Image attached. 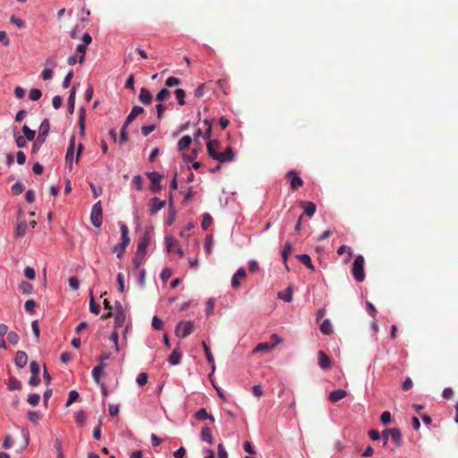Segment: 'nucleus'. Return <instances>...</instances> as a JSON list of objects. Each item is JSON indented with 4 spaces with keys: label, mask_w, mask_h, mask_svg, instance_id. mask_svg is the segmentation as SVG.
<instances>
[{
    "label": "nucleus",
    "mask_w": 458,
    "mask_h": 458,
    "mask_svg": "<svg viewBox=\"0 0 458 458\" xmlns=\"http://www.w3.org/2000/svg\"><path fill=\"white\" fill-rule=\"evenodd\" d=\"M364 263L363 256L359 255L355 258L352 267L353 278L360 283L365 280Z\"/></svg>",
    "instance_id": "1"
},
{
    "label": "nucleus",
    "mask_w": 458,
    "mask_h": 458,
    "mask_svg": "<svg viewBox=\"0 0 458 458\" xmlns=\"http://www.w3.org/2000/svg\"><path fill=\"white\" fill-rule=\"evenodd\" d=\"M122 241L119 244L114 246L113 252L117 253V257L121 258L125 250V248L130 242L129 228L126 225L122 224L121 226Z\"/></svg>",
    "instance_id": "2"
},
{
    "label": "nucleus",
    "mask_w": 458,
    "mask_h": 458,
    "mask_svg": "<svg viewBox=\"0 0 458 458\" xmlns=\"http://www.w3.org/2000/svg\"><path fill=\"white\" fill-rule=\"evenodd\" d=\"M102 219H103V210H102V207H101V201L98 200L92 207L91 214H90V221L94 226L100 227L102 225Z\"/></svg>",
    "instance_id": "3"
},
{
    "label": "nucleus",
    "mask_w": 458,
    "mask_h": 458,
    "mask_svg": "<svg viewBox=\"0 0 458 458\" xmlns=\"http://www.w3.org/2000/svg\"><path fill=\"white\" fill-rule=\"evenodd\" d=\"M192 329V321H182L176 326L175 335L179 337L185 338L191 334Z\"/></svg>",
    "instance_id": "4"
},
{
    "label": "nucleus",
    "mask_w": 458,
    "mask_h": 458,
    "mask_svg": "<svg viewBox=\"0 0 458 458\" xmlns=\"http://www.w3.org/2000/svg\"><path fill=\"white\" fill-rule=\"evenodd\" d=\"M285 177L291 180L290 184L293 191H297L303 185L302 179L298 175L295 170L289 171Z\"/></svg>",
    "instance_id": "5"
},
{
    "label": "nucleus",
    "mask_w": 458,
    "mask_h": 458,
    "mask_svg": "<svg viewBox=\"0 0 458 458\" xmlns=\"http://www.w3.org/2000/svg\"><path fill=\"white\" fill-rule=\"evenodd\" d=\"M148 177L151 182L150 191L157 193L161 190L160 180L162 176L157 172L148 173Z\"/></svg>",
    "instance_id": "6"
},
{
    "label": "nucleus",
    "mask_w": 458,
    "mask_h": 458,
    "mask_svg": "<svg viewBox=\"0 0 458 458\" xmlns=\"http://www.w3.org/2000/svg\"><path fill=\"white\" fill-rule=\"evenodd\" d=\"M75 141H76V138H75V136H72L70 140V144L67 148L66 155H65V162H66L70 171L72 169V161H73L74 150H75Z\"/></svg>",
    "instance_id": "7"
},
{
    "label": "nucleus",
    "mask_w": 458,
    "mask_h": 458,
    "mask_svg": "<svg viewBox=\"0 0 458 458\" xmlns=\"http://www.w3.org/2000/svg\"><path fill=\"white\" fill-rule=\"evenodd\" d=\"M165 245L168 252H176L181 257L183 256V251L178 247V241L172 236H166L165 238Z\"/></svg>",
    "instance_id": "8"
},
{
    "label": "nucleus",
    "mask_w": 458,
    "mask_h": 458,
    "mask_svg": "<svg viewBox=\"0 0 458 458\" xmlns=\"http://www.w3.org/2000/svg\"><path fill=\"white\" fill-rule=\"evenodd\" d=\"M114 315L115 328L117 329L118 327H122L125 322L126 315L120 302L116 303L115 312Z\"/></svg>",
    "instance_id": "9"
},
{
    "label": "nucleus",
    "mask_w": 458,
    "mask_h": 458,
    "mask_svg": "<svg viewBox=\"0 0 458 458\" xmlns=\"http://www.w3.org/2000/svg\"><path fill=\"white\" fill-rule=\"evenodd\" d=\"M220 147V142L217 140H208V143H207V149H208V156L210 157H212L213 159H215L216 157H217V149L219 148Z\"/></svg>",
    "instance_id": "10"
},
{
    "label": "nucleus",
    "mask_w": 458,
    "mask_h": 458,
    "mask_svg": "<svg viewBox=\"0 0 458 458\" xmlns=\"http://www.w3.org/2000/svg\"><path fill=\"white\" fill-rule=\"evenodd\" d=\"M149 243H150V235L148 232H146L144 233L143 237L140 238V240L139 241L138 247H137V252H139L140 254L142 253V254L146 255V250H147V248L149 245Z\"/></svg>",
    "instance_id": "11"
},
{
    "label": "nucleus",
    "mask_w": 458,
    "mask_h": 458,
    "mask_svg": "<svg viewBox=\"0 0 458 458\" xmlns=\"http://www.w3.org/2000/svg\"><path fill=\"white\" fill-rule=\"evenodd\" d=\"M318 366L326 370L331 368V360L330 358L326 354L325 352L319 351L318 352Z\"/></svg>",
    "instance_id": "12"
},
{
    "label": "nucleus",
    "mask_w": 458,
    "mask_h": 458,
    "mask_svg": "<svg viewBox=\"0 0 458 458\" xmlns=\"http://www.w3.org/2000/svg\"><path fill=\"white\" fill-rule=\"evenodd\" d=\"M217 157L215 160H217L219 163L230 162L233 159L234 154L231 148H227L224 152H218Z\"/></svg>",
    "instance_id": "13"
},
{
    "label": "nucleus",
    "mask_w": 458,
    "mask_h": 458,
    "mask_svg": "<svg viewBox=\"0 0 458 458\" xmlns=\"http://www.w3.org/2000/svg\"><path fill=\"white\" fill-rule=\"evenodd\" d=\"M246 277V271L243 267L239 268L232 278V287L237 289L240 285V280Z\"/></svg>",
    "instance_id": "14"
},
{
    "label": "nucleus",
    "mask_w": 458,
    "mask_h": 458,
    "mask_svg": "<svg viewBox=\"0 0 458 458\" xmlns=\"http://www.w3.org/2000/svg\"><path fill=\"white\" fill-rule=\"evenodd\" d=\"M347 396V392L344 389H337V390H334L332 391L329 395H328V399L331 403H336L342 399H344V397Z\"/></svg>",
    "instance_id": "15"
},
{
    "label": "nucleus",
    "mask_w": 458,
    "mask_h": 458,
    "mask_svg": "<svg viewBox=\"0 0 458 458\" xmlns=\"http://www.w3.org/2000/svg\"><path fill=\"white\" fill-rule=\"evenodd\" d=\"M28 356L25 352L18 351L14 358V363L18 368H23L27 364Z\"/></svg>",
    "instance_id": "16"
},
{
    "label": "nucleus",
    "mask_w": 458,
    "mask_h": 458,
    "mask_svg": "<svg viewBox=\"0 0 458 458\" xmlns=\"http://www.w3.org/2000/svg\"><path fill=\"white\" fill-rule=\"evenodd\" d=\"M165 206V201L161 200L158 198H153L151 199V207H150V215H155L157 213L160 209H162Z\"/></svg>",
    "instance_id": "17"
},
{
    "label": "nucleus",
    "mask_w": 458,
    "mask_h": 458,
    "mask_svg": "<svg viewBox=\"0 0 458 458\" xmlns=\"http://www.w3.org/2000/svg\"><path fill=\"white\" fill-rule=\"evenodd\" d=\"M386 433L390 434L392 440L395 443L397 446H400L403 442L402 433L398 428H388L386 429Z\"/></svg>",
    "instance_id": "18"
},
{
    "label": "nucleus",
    "mask_w": 458,
    "mask_h": 458,
    "mask_svg": "<svg viewBox=\"0 0 458 458\" xmlns=\"http://www.w3.org/2000/svg\"><path fill=\"white\" fill-rule=\"evenodd\" d=\"M143 112V107L139 106H133L131 113L129 114L125 120V126H128L136 118L137 115L142 114Z\"/></svg>",
    "instance_id": "19"
},
{
    "label": "nucleus",
    "mask_w": 458,
    "mask_h": 458,
    "mask_svg": "<svg viewBox=\"0 0 458 458\" xmlns=\"http://www.w3.org/2000/svg\"><path fill=\"white\" fill-rule=\"evenodd\" d=\"M301 207L304 209L305 214L311 217L316 212V205L311 201H301Z\"/></svg>",
    "instance_id": "20"
},
{
    "label": "nucleus",
    "mask_w": 458,
    "mask_h": 458,
    "mask_svg": "<svg viewBox=\"0 0 458 458\" xmlns=\"http://www.w3.org/2000/svg\"><path fill=\"white\" fill-rule=\"evenodd\" d=\"M200 439L209 445L214 443L212 431L208 427H203L200 433Z\"/></svg>",
    "instance_id": "21"
},
{
    "label": "nucleus",
    "mask_w": 458,
    "mask_h": 458,
    "mask_svg": "<svg viewBox=\"0 0 458 458\" xmlns=\"http://www.w3.org/2000/svg\"><path fill=\"white\" fill-rule=\"evenodd\" d=\"M202 347L204 349L207 360H208V364L211 366L212 373H213L216 369V365H215V360H214L213 354L211 352V350L204 341L202 342Z\"/></svg>",
    "instance_id": "22"
},
{
    "label": "nucleus",
    "mask_w": 458,
    "mask_h": 458,
    "mask_svg": "<svg viewBox=\"0 0 458 458\" xmlns=\"http://www.w3.org/2000/svg\"><path fill=\"white\" fill-rule=\"evenodd\" d=\"M182 360V352L179 350V347H176L173 352L168 357V362L171 365H178Z\"/></svg>",
    "instance_id": "23"
},
{
    "label": "nucleus",
    "mask_w": 458,
    "mask_h": 458,
    "mask_svg": "<svg viewBox=\"0 0 458 458\" xmlns=\"http://www.w3.org/2000/svg\"><path fill=\"white\" fill-rule=\"evenodd\" d=\"M139 99L145 105H149L152 101V94L149 90L142 88L140 92Z\"/></svg>",
    "instance_id": "24"
},
{
    "label": "nucleus",
    "mask_w": 458,
    "mask_h": 458,
    "mask_svg": "<svg viewBox=\"0 0 458 458\" xmlns=\"http://www.w3.org/2000/svg\"><path fill=\"white\" fill-rule=\"evenodd\" d=\"M192 142V139L191 136L189 135H185L183 136L179 141H178V144H177V147H178V150L179 151H182V150H185L187 149L191 144Z\"/></svg>",
    "instance_id": "25"
},
{
    "label": "nucleus",
    "mask_w": 458,
    "mask_h": 458,
    "mask_svg": "<svg viewBox=\"0 0 458 458\" xmlns=\"http://www.w3.org/2000/svg\"><path fill=\"white\" fill-rule=\"evenodd\" d=\"M277 297L280 300L284 301L285 302H291L293 300V289L292 287H287L284 291L279 292L277 293Z\"/></svg>",
    "instance_id": "26"
},
{
    "label": "nucleus",
    "mask_w": 458,
    "mask_h": 458,
    "mask_svg": "<svg viewBox=\"0 0 458 458\" xmlns=\"http://www.w3.org/2000/svg\"><path fill=\"white\" fill-rule=\"evenodd\" d=\"M320 331L327 335L333 334V326L329 319H325L320 325Z\"/></svg>",
    "instance_id": "27"
},
{
    "label": "nucleus",
    "mask_w": 458,
    "mask_h": 458,
    "mask_svg": "<svg viewBox=\"0 0 458 458\" xmlns=\"http://www.w3.org/2000/svg\"><path fill=\"white\" fill-rule=\"evenodd\" d=\"M26 229H27V223L25 221L20 222L16 226V229L14 232V237L21 238V237L24 236V234L26 233Z\"/></svg>",
    "instance_id": "28"
},
{
    "label": "nucleus",
    "mask_w": 458,
    "mask_h": 458,
    "mask_svg": "<svg viewBox=\"0 0 458 458\" xmlns=\"http://www.w3.org/2000/svg\"><path fill=\"white\" fill-rule=\"evenodd\" d=\"M345 252L347 253V256L344 259V262L347 263L350 261L351 258L352 257V250L351 247L346 246V245H342L337 250L338 255H343Z\"/></svg>",
    "instance_id": "29"
},
{
    "label": "nucleus",
    "mask_w": 458,
    "mask_h": 458,
    "mask_svg": "<svg viewBox=\"0 0 458 458\" xmlns=\"http://www.w3.org/2000/svg\"><path fill=\"white\" fill-rule=\"evenodd\" d=\"M50 130V124L47 119L43 120V122L40 124L39 127V133L38 136V140H39V138L42 136H47Z\"/></svg>",
    "instance_id": "30"
},
{
    "label": "nucleus",
    "mask_w": 458,
    "mask_h": 458,
    "mask_svg": "<svg viewBox=\"0 0 458 458\" xmlns=\"http://www.w3.org/2000/svg\"><path fill=\"white\" fill-rule=\"evenodd\" d=\"M297 259L308 268L314 270L315 267L311 262V259L308 254H301L297 256Z\"/></svg>",
    "instance_id": "31"
},
{
    "label": "nucleus",
    "mask_w": 458,
    "mask_h": 458,
    "mask_svg": "<svg viewBox=\"0 0 458 458\" xmlns=\"http://www.w3.org/2000/svg\"><path fill=\"white\" fill-rule=\"evenodd\" d=\"M75 94H76V89L75 87L72 88L71 90L69 98H68V111L70 114H72L74 112V106H75Z\"/></svg>",
    "instance_id": "32"
},
{
    "label": "nucleus",
    "mask_w": 458,
    "mask_h": 458,
    "mask_svg": "<svg viewBox=\"0 0 458 458\" xmlns=\"http://www.w3.org/2000/svg\"><path fill=\"white\" fill-rule=\"evenodd\" d=\"M86 49H87V47H85V44H79L77 46L75 54L77 55H80V56H79V64H83L84 63L85 55H86Z\"/></svg>",
    "instance_id": "33"
},
{
    "label": "nucleus",
    "mask_w": 458,
    "mask_h": 458,
    "mask_svg": "<svg viewBox=\"0 0 458 458\" xmlns=\"http://www.w3.org/2000/svg\"><path fill=\"white\" fill-rule=\"evenodd\" d=\"M8 389L11 391L21 390V381L15 377H10L9 381H8Z\"/></svg>",
    "instance_id": "34"
},
{
    "label": "nucleus",
    "mask_w": 458,
    "mask_h": 458,
    "mask_svg": "<svg viewBox=\"0 0 458 458\" xmlns=\"http://www.w3.org/2000/svg\"><path fill=\"white\" fill-rule=\"evenodd\" d=\"M272 345H270L269 343H260L254 349H253V353H256V352H268L270 350H272Z\"/></svg>",
    "instance_id": "35"
},
{
    "label": "nucleus",
    "mask_w": 458,
    "mask_h": 458,
    "mask_svg": "<svg viewBox=\"0 0 458 458\" xmlns=\"http://www.w3.org/2000/svg\"><path fill=\"white\" fill-rule=\"evenodd\" d=\"M85 117H86V110L84 107L80 108V115H79V124L81 129V133H84L85 130Z\"/></svg>",
    "instance_id": "36"
},
{
    "label": "nucleus",
    "mask_w": 458,
    "mask_h": 458,
    "mask_svg": "<svg viewBox=\"0 0 458 458\" xmlns=\"http://www.w3.org/2000/svg\"><path fill=\"white\" fill-rule=\"evenodd\" d=\"M174 94L177 98L178 104L180 106H183L185 104V91L182 89H175Z\"/></svg>",
    "instance_id": "37"
},
{
    "label": "nucleus",
    "mask_w": 458,
    "mask_h": 458,
    "mask_svg": "<svg viewBox=\"0 0 458 458\" xmlns=\"http://www.w3.org/2000/svg\"><path fill=\"white\" fill-rule=\"evenodd\" d=\"M212 216L208 213L203 215L201 227L203 230H207L212 224Z\"/></svg>",
    "instance_id": "38"
},
{
    "label": "nucleus",
    "mask_w": 458,
    "mask_h": 458,
    "mask_svg": "<svg viewBox=\"0 0 458 458\" xmlns=\"http://www.w3.org/2000/svg\"><path fill=\"white\" fill-rule=\"evenodd\" d=\"M20 289L21 290L22 293L30 294L32 293L33 286L31 284L26 281H21L20 284Z\"/></svg>",
    "instance_id": "39"
},
{
    "label": "nucleus",
    "mask_w": 458,
    "mask_h": 458,
    "mask_svg": "<svg viewBox=\"0 0 458 458\" xmlns=\"http://www.w3.org/2000/svg\"><path fill=\"white\" fill-rule=\"evenodd\" d=\"M22 131L24 133V138L28 140H33L36 135L35 131L30 130L26 124L22 127Z\"/></svg>",
    "instance_id": "40"
},
{
    "label": "nucleus",
    "mask_w": 458,
    "mask_h": 458,
    "mask_svg": "<svg viewBox=\"0 0 458 458\" xmlns=\"http://www.w3.org/2000/svg\"><path fill=\"white\" fill-rule=\"evenodd\" d=\"M144 258H145V254H142V253L140 254L139 252H136V255L132 261L133 266L136 269L140 268V267L143 263Z\"/></svg>",
    "instance_id": "41"
},
{
    "label": "nucleus",
    "mask_w": 458,
    "mask_h": 458,
    "mask_svg": "<svg viewBox=\"0 0 458 458\" xmlns=\"http://www.w3.org/2000/svg\"><path fill=\"white\" fill-rule=\"evenodd\" d=\"M104 374V370L100 369V368H98L97 366L92 370V377L94 381L99 385L100 384V377Z\"/></svg>",
    "instance_id": "42"
},
{
    "label": "nucleus",
    "mask_w": 458,
    "mask_h": 458,
    "mask_svg": "<svg viewBox=\"0 0 458 458\" xmlns=\"http://www.w3.org/2000/svg\"><path fill=\"white\" fill-rule=\"evenodd\" d=\"M182 81L180 79L176 77H169L166 79L165 84L168 88L175 87L181 85Z\"/></svg>",
    "instance_id": "43"
},
{
    "label": "nucleus",
    "mask_w": 458,
    "mask_h": 458,
    "mask_svg": "<svg viewBox=\"0 0 458 458\" xmlns=\"http://www.w3.org/2000/svg\"><path fill=\"white\" fill-rule=\"evenodd\" d=\"M36 306L34 300H27L24 304L25 310L30 314L34 313Z\"/></svg>",
    "instance_id": "44"
},
{
    "label": "nucleus",
    "mask_w": 458,
    "mask_h": 458,
    "mask_svg": "<svg viewBox=\"0 0 458 458\" xmlns=\"http://www.w3.org/2000/svg\"><path fill=\"white\" fill-rule=\"evenodd\" d=\"M89 310L95 315H98L100 312V306L95 302L92 295L89 301Z\"/></svg>",
    "instance_id": "45"
},
{
    "label": "nucleus",
    "mask_w": 458,
    "mask_h": 458,
    "mask_svg": "<svg viewBox=\"0 0 458 458\" xmlns=\"http://www.w3.org/2000/svg\"><path fill=\"white\" fill-rule=\"evenodd\" d=\"M40 401V395L38 394H32L29 395L27 402L32 405L37 406L39 403Z\"/></svg>",
    "instance_id": "46"
},
{
    "label": "nucleus",
    "mask_w": 458,
    "mask_h": 458,
    "mask_svg": "<svg viewBox=\"0 0 458 458\" xmlns=\"http://www.w3.org/2000/svg\"><path fill=\"white\" fill-rule=\"evenodd\" d=\"M170 96V91L167 89H162L157 95L156 99L157 101H164Z\"/></svg>",
    "instance_id": "47"
},
{
    "label": "nucleus",
    "mask_w": 458,
    "mask_h": 458,
    "mask_svg": "<svg viewBox=\"0 0 458 458\" xmlns=\"http://www.w3.org/2000/svg\"><path fill=\"white\" fill-rule=\"evenodd\" d=\"M86 415L83 411H79L75 413V421L78 425L82 426L85 422Z\"/></svg>",
    "instance_id": "48"
},
{
    "label": "nucleus",
    "mask_w": 458,
    "mask_h": 458,
    "mask_svg": "<svg viewBox=\"0 0 458 458\" xmlns=\"http://www.w3.org/2000/svg\"><path fill=\"white\" fill-rule=\"evenodd\" d=\"M194 417L198 420H204L208 419V413L207 412L205 408H201L195 413Z\"/></svg>",
    "instance_id": "49"
},
{
    "label": "nucleus",
    "mask_w": 458,
    "mask_h": 458,
    "mask_svg": "<svg viewBox=\"0 0 458 458\" xmlns=\"http://www.w3.org/2000/svg\"><path fill=\"white\" fill-rule=\"evenodd\" d=\"M136 381L140 386H145L148 382V374L145 372L140 373L137 377Z\"/></svg>",
    "instance_id": "50"
},
{
    "label": "nucleus",
    "mask_w": 458,
    "mask_h": 458,
    "mask_svg": "<svg viewBox=\"0 0 458 458\" xmlns=\"http://www.w3.org/2000/svg\"><path fill=\"white\" fill-rule=\"evenodd\" d=\"M79 398V393L75 390H72L69 393V397L66 403V406H70L72 403L76 402Z\"/></svg>",
    "instance_id": "51"
},
{
    "label": "nucleus",
    "mask_w": 458,
    "mask_h": 458,
    "mask_svg": "<svg viewBox=\"0 0 458 458\" xmlns=\"http://www.w3.org/2000/svg\"><path fill=\"white\" fill-rule=\"evenodd\" d=\"M292 251V244L291 242H286L284 245V248L282 251V258L284 262H286L288 256L291 254Z\"/></svg>",
    "instance_id": "52"
},
{
    "label": "nucleus",
    "mask_w": 458,
    "mask_h": 458,
    "mask_svg": "<svg viewBox=\"0 0 458 458\" xmlns=\"http://www.w3.org/2000/svg\"><path fill=\"white\" fill-rule=\"evenodd\" d=\"M29 96L31 100L36 101L41 98L42 93L38 89H32L30 90Z\"/></svg>",
    "instance_id": "53"
},
{
    "label": "nucleus",
    "mask_w": 458,
    "mask_h": 458,
    "mask_svg": "<svg viewBox=\"0 0 458 458\" xmlns=\"http://www.w3.org/2000/svg\"><path fill=\"white\" fill-rule=\"evenodd\" d=\"M24 190V186L21 182H18L12 186V191L14 195L21 194Z\"/></svg>",
    "instance_id": "54"
},
{
    "label": "nucleus",
    "mask_w": 458,
    "mask_h": 458,
    "mask_svg": "<svg viewBox=\"0 0 458 458\" xmlns=\"http://www.w3.org/2000/svg\"><path fill=\"white\" fill-rule=\"evenodd\" d=\"M132 183L138 191L142 190L143 181L140 175H135L132 179Z\"/></svg>",
    "instance_id": "55"
},
{
    "label": "nucleus",
    "mask_w": 458,
    "mask_h": 458,
    "mask_svg": "<svg viewBox=\"0 0 458 458\" xmlns=\"http://www.w3.org/2000/svg\"><path fill=\"white\" fill-rule=\"evenodd\" d=\"M30 366L31 376H38L40 371L39 364L37 361L33 360L30 362Z\"/></svg>",
    "instance_id": "56"
},
{
    "label": "nucleus",
    "mask_w": 458,
    "mask_h": 458,
    "mask_svg": "<svg viewBox=\"0 0 458 458\" xmlns=\"http://www.w3.org/2000/svg\"><path fill=\"white\" fill-rule=\"evenodd\" d=\"M164 322L161 318L155 316L152 319V327L157 330H161L163 328Z\"/></svg>",
    "instance_id": "57"
},
{
    "label": "nucleus",
    "mask_w": 458,
    "mask_h": 458,
    "mask_svg": "<svg viewBox=\"0 0 458 458\" xmlns=\"http://www.w3.org/2000/svg\"><path fill=\"white\" fill-rule=\"evenodd\" d=\"M24 276L29 279V280H34L35 277H36V273H35V270L33 267H25L24 269Z\"/></svg>",
    "instance_id": "58"
},
{
    "label": "nucleus",
    "mask_w": 458,
    "mask_h": 458,
    "mask_svg": "<svg viewBox=\"0 0 458 458\" xmlns=\"http://www.w3.org/2000/svg\"><path fill=\"white\" fill-rule=\"evenodd\" d=\"M283 342V339L277 335L276 334H273L271 336H270V345H272V348L274 349L276 345H278L279 344H281Z\"/></svg>",
    "instance_id": "59"
},
{
    "label": "nucleus",
    "mask_w": 458,
    "mask_h": 458,
    "mask_svg": "<svg viewBox=\"0 0 458 458\" xmlns=\"http://www.w3.org/2000/svg\"><path fill=\"white\" fill-rule=\"evenodd\" d=\"M10 21L13 24L16 25L18 28H23L25 26L24 21L19 17H16L15 15H12L10 18Z\"/></svg>",
    "instance_id": "60"
},
{
    "label": "nucleus",
    "mask_w": 458,
    "mask_h": 458,
    "mask_svg": "<svg viewBox=\"0 0 458 458\" xmlns=\"http://www.w3.org/2000/svg\"><path fill=\"white\" fill-rule=\"evenodd\" d=\"M28 418L30 422L37 423L40 419V415L38 411H29Z\"/></svg>",
    "instance_id": "61"
},
{
    "label": "nucleus",
    "mask_w": 458,
    "mask_h": 458,
    "mask_svg": "<svg viewBox=\"0 0 458 458\" xmlns=\"http://www.w3.org/2000/svg\"><path fill=\"white\" fill-rule=\"evenodd\" d=\"M7 339L12 344H16L19 342L20 337L15 332L11 331L7 334Z\"/></svg>",
    "instance_id": "62"
},
{
    "label": "nucleus",
    "mask_w": 458,
    "mask_h": 458,
    "mask_svg": "<svg viewBox=\"0 0 458 458\" xmlns=\"http://www.w3.org/2000/svg\"><path fill=\"white\" fill-rule=\"evenodd\" d=\"M68 282H69V285L70 287L73 290V291H76L79 289V285H80V282L78 280L77 277L75 276H72L68 279Z\"/></svg>",
    "instance_id": "63"
},
{
    "label": "nucleus",
    "mask_w": 458,
    "mask_h": 458,
    "mask_svg": "<svg viewBox=\"0 0 458 458\" xmlns=\"http://www.w3.org/2000/svg\"><path fill=\"white\" fill-rule=\"evenodd\" d=\"M53 77V71L49 68H46L43 70L42 73H41V78L44 80V81H48L50 79H52Z\"/></svg>",
    "instance_id": "64"
}]
</instances>
